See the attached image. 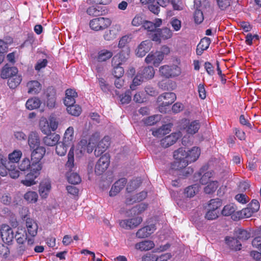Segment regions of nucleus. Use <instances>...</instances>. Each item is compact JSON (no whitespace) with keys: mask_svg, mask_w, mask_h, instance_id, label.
<instances>
[{"mask_svg":"<svg viewBox=\"0 0 261 261\" xmlns=\"http://www.w3.org/2000/svg\"><path fill=\"white\" fill-rule=\"evenodd\" d=\"M34 244V237H32L31 238H27V240L24 243L23 245L19 246V250L20 252L23 253V252L30 250L31 249L33 245Z\"/></svg>","mask_w":261,"mask_h":261,"instance_id":"4c0bfd02","label":"nucleus"},{"mask_svg":"<svg viewBox=\"0 0 261 261\" xmlns=\"http://www.w3.org/2000/svg\"><path fill=\"white\" fill-rule=\"evenodd\" d=\"M254 212L248 206L242 209L241 211L237 213L239 218L243 219L249 218L252 216Z\"/></svg>","mask_w":261,"mask_h":261,"instance_id":"ea45409f","label":"nucleus"},{"mask_svg":"<svg viewBox=\"0 0 261 261\" xmlns=\"http://www.w3.org/2000/svg\"><path fill=\"white\" fill-rule=\"evenodd\" d=\"M200 149L197 147H193L190 150L187 151V158L186 161L181 162H176L173 165L174 170H180L186 168L189 163L195 162L199 157Z\"/></svg>","mask_w":261,"mask_h":261,"instance_id":"f257e3e1","label":"nucleus"},{"mask_svg":"<svg viewBox=\"0 0 261 261\" xmlns=\"http://www.w3.org/2000/svg\"><path fill=\"white\" fill-rule=\"evenodd\" d=\"M31 167V162L29 159L25 158L19 164L18 168L21 171L29 170Z\"/></svg>","mask_w":261,"mask_h":261,"instance_id":"603ef678","label":"nucleus"},{"mask_svg":"<svg viewBox=\"0 0 261 261\" xmlns=\"http://www.w3.org/2000/svg\"><path fill=\"white\" fill-rule=\"evenodd\" d=\"M228 244L232 249L235 250H240L242 246V244L239 240L234 238H231V240L228 242Z\"/></svg>","mask_w":261,"mask_h":261,"instance_id":"5fc2aeb1","label":"nucleus"},{"mask_svg":"<svg viewBox=\"0 0 261 261\" xmlns=\"http://www.w3.org/2000/svg\"><path fill=\"white\" fill-rule=\"evenodd\" d=\"M142 222L141 217L121 220L119 224L120 226L125 229H133L137 227Z\"/></svg>","mask_w":261,"mask_h":261,"instance_id":"423d86ee","label":"nucleus"},{"mask_svg":"<svg viewBox=\"0 0 261 261\" xmlns=\"http://www.w3.org/2000/svg\"><path fill=\"white\" fill-rule=\"evenodd\" d=\"M147 196L146 192H141L135 195L129 196H127L126 203L127 204H132L137 201H140L144 199Z\"/></svg>","mask_w":261,"mask_h":261,"instance_id":"b1692460","label":"nucleus"},{"mask_svg":"<svg viewBox=\"0 0 261 261\" xmlns=\"http://www.w3.org/2000/svg\"><path fill=\"white\" fill-rule=\"evenodd\" d=\"M51 189L50 182L48 180L42 181L39 186V192L42 198H46Z\"/></svg>","mask_w":261,"mask_h":261,"instance_id":"aec40b11","label":"nucleus"},{"mask_svg":"<svg viewBox=\"0 0 261 261\" xmlns=\"http://www.w3.org/2000/svg\"><path fill=\"white\" fill-rule=\"evenodd\" d=\"M151 43L149 41H142L137 49V55L139 57L144 56L150 49Z\"/></svg>","mask_w":261,"mask_h":261,"instance_id":"dca6fc26","label":"nucleus"},{"mask_svg":"<svg viewBox=\"0 0 261 261\" xmlns=\"http://www.w3.org/2000/svg\"><path fill=\"white\" fill-rule=\"evenodd\" d=\"M138 72L145 81L152 79L155 73L154 70L152 66L142 67L140 68Z\"/></svg>","mask_w":261,"mask_h":261,"instance_id":"4468645a","label":"nucleus"},{"mask_svg":"<svg viewBox=\"0 0 261 261\" xmlns=\"http://www.w3.org/2000/svg\"><path fill=\"white\" fill-rule=\"evenodd\" d=\"M181 136V134L180 132L172 133L162 139L161 144L164 148L168 147L174 144Z\"/></svg>","mask_w":261,"mask_h":261,"instance_id":"0eeeda50","label":"nucleus"},{"mask_svg":"<svg viewBox=\"0 0 261 261\" xmlns=\"http://www.w3.org/2000/svg\"><path fill=\"white\" fill-rule=\"evenodd\" d=\"M60 139L59 135L54 133H49L46 135L45 137L43 138V143L48 146H53L56 145L59 142Z\"/></svg>","mask_w":261,"mask_h":261,"instance_id":"f8f14e48","label":"nucleus"},{"mask_svg":"<svg viewBox=\"0 0 261 261\" xmlns=\"http://www.w3.org/2000/svg\"><path fill=\"white\" fill-rule=\"evenodd\" d=\"M74 128L72 126L69 127L65 131L63 142L66 145H72L74 141Z\"/></svg>","mask_w":261,"mask_h":261,"instance_id":"6ab92c4d","label":"nucleus"},{"mask_svg":"<svg viewBox=\"0 0 261 261\" xmlns=\"http://www.w3.org/2000/svg\"><path fill=\"white\" fill-rule=\"evenodd\" d=\"M127 182L125 178H122L116 181L109 192L110 196H116L124 187Z\"/></svg>","mask_w":261,"mask_h":261,"instance_id":"9b49d317","label":"nucleus"},{"mask_svg":"<svg viewBox=\"0 0 261 261\" xmlns=\"http://www.w3.org/2000/svg\"><path fill=\"white\" fill-rule=\"evenodd\" d=\"M22 152L19 150H15L12 153L9 154V161L8 163H12L14 164L15 163H18L22 156Z\"/></svg>","mask_w":261,"mask_h":261,"instance_id":"72a5a7b5","label":"nucleus"},{"mask_svg":"<svg viewBox=\"0 0 261 261\" xmlns=\"http://www.w3.org/2000/svg\"><path fill=\"white\" fill-rule=\"evenodd\" d=\"M194 18L195 23L200 24L204 19L202 12L199 9H196L194 12Z\"/></svg>","mask_w":261,"mask_h":261,"instance_id":"0e129e2a","label":"nucleus"},{"mask_svg":"<svg viewBox=\"0 0 261 261\" xmlns=\"http://www.w3.org/2000/svg\"><path fill=\"white\" fill-rule=\"evenodd\" d=\"M25 218H26L25 221L28 233L32 237H35L37 234L38 228L36 222L33 219L27 217V216L24 217V219Z\"/></svg>","mask_w":261,"mask_h":261,"instance_id":"6e6552de","label":"nucleus"},{"mask_svg":"<svg viewBox=\"0 0 261 261\" xmlns=\"http://www.w3.org/2000/svg\"><path fill=\"white\" fill-rule=\"evenodd\" d=\"M28 144L31 149L40 147V139L38 133L31 132L29 136Z\"/></svg>","mask_w":261,"mask_h":261,"instance_id":"4be33fe9","label":"nucleus"},{"mask_svg":"<svg viewBox=\"0 0 261 261\" xmlns=\"http://www.w3.org/2000/svg\"><path fill=\"white\" fill-rule=\"evenodd\" d=\"M160 25V23L154 24L151 21H145L143 24V27L147 30L148 31L153 32Z\"/></svg>","mask_w":261,"mask_h":261,"instance_id":"6e6d98bb","label":"nucleus"},{"mask_svg":"<svg viewBox=\"0 0 261 261\" xmlns=\"http://www.w3.org/2000/svg\"><path fill=\"white\" fill-rule=\"evenodd\" d=\"M110 162V156L105 153L98 160L95 167V172L97 175L102 174L108 168Z\"/></svg>","mask_w":261,"mask_h":261,"instance_id":"20e7f679","label":"nucleus"},{"mask_svg":"<svg viewBox=\"0 0 261 261\" xmlns=\"http://www.w3.org/2000/svg\"><path fill=\"white\" fill-rule=\"evenodd\" d=\"M14 238L16 239L17 243L20 246H22L23 245L27 240V234L17 231L16 232L15 236H14Z\"/></svg>","mask_w":261,"mask_h":261,"instance_id":"3c124183","label":"nucleus"},{"mask_svg":"<svg viewBox=\"0 0 261 261\" xmlns=\"http://www.w3.org/2000/svg\"><path fill=\"white\" fill-rule=\"evenodd\" d=\"M170 23L175 31H179L181 27V22L176 17H173L170 21Z\"/></svg>","mask_w":261,"mask_h":261,"instance_id":"13d9d810","label":"nucleus"},{"mask_svg":"<svg viewBox=\"0 0 261 261\" xmlns=\"http://www.w3.org/2000/svg\"><path fill=\"white\" fill-rule=\"evenodd\" d=\"M1 238L6 243L11 242L14 238V233L12 228L7 224H2L0 229Z\"/></svg>","mask_w":261,"mask_h":261,"instance_id":"39448f33","label":"nucleus"},{"mask_svg":"<svg viewBox=\"0 0 261 261\" xmlns=\"http://www.w3.org/2000/svg\"><path fill=\"white\" fill-rule=\"evenodd\" d=\"M40 128L42 133L45 135L50 133L49 123L46 119L41 120L39 123Z\"/></svg>","mask_w":261,"mask_h":261,"instance_id":"49530a36","label":"nucleus"},{"mask_svg":"<svg viewBox=\"0 0 261 261\" xmlns=\"http://www.w3.org/2000/svg\"><path fill=\"white\" fill-rule=\"evenodd\" d=\"M156 230L155 225L151 224L139 229L136 232V237L138 238H145L148 237Z\"/></svg>","mask_w":261,"mask_h":261,"instance_id":"9d476101","label":"nucleus"},{"mask_svg":"<svg viewBox=\"0 0 261 261\" xmlns=\"http://www.w3.org/2000/svg\"><path fill=\"white\" fill-rule=\"evenodd\" d=\"M56 145V153L60 156H64L67 152V146L69 145L65 144L64 142L58 143Z\"/></svg>","mask_w":261,"mask_h":261,"instance_id":"37998d69","label":"nucleus"},{"mask_svg":"<svg viewBox=\"0 0 261 261\" xmlns=\"http://www.w3.org/2000/svg\"><path fill=\"white\" fill-rule=\"evenodd\" d=\"M24 198L28 202L35 203L37 201L38 194L34 191H29L24 195Z\"/></svg>","mask_w":261,"mask_h":261,"instance_id":"a18cd8bd","label":"nucleus"},{"mask_svg":"<svg viewBox=\"0 0 261 261\" xmlns=\"http://www.w3.org/2000/svg\"><path fill=\"white\" fill-rule=\"evenodd\" d=\"M116 94L119 97V98H132V96H134V98H140L141 96L140 94H137L135 91V89L130 88V89L124 90L122 89L120 91H115Z\"/></svg>","mask_w":261,"mask_h":261,"instance_id":"ddd939ff","label":"nucleus"},{"mask_svg":"<svg viewBox=\"0 0 261 261\" xmlns=\"http://www.w3.org/2000/svg\"><path fill=\"white\" fill-rule=\"evenodd\" d=\"M67 111L71 115L78 116L82 112V108L79 105L74 104L72 106L67 107Z\"/></svg>","mask_w":261,"mask_h":261,"instance_id":"a19ab883","label":"nucleus"},{"mask_svg":"<svg viewBox=\"0 0 261 261\" xmlns=\"http://www.w3.org/2000/svg\"><path fill=\"white\" fill-rule=\"evenodd\" d=\"M40 101L39 99H28L25 103L26 108L32 110L39 107Z\"/></svg>","mask_w":261,"mask_h":261,"instance_id":"58836bf2","label":"nucleus"},{"mask_svg":"<svg viewBox=\"0 0 261 261\" xmlns=\"http://www.w3.org/2000/svg\"><path fill=\"white\" fill-rule=\"evenodd\" d=\"M67 178L68 182L73 185L78 184L81 181L80 176L76 173H68Z\"/></svg>","mask_w":261,"mask_h":261,"instance_id":"c03bdc74","label":"nucleus"},{"mask_svg":"<svg viewBox=\"0 0 261 261\" xmlns=\"http://www.w3.org/2000/svg\"><path fill=\"white\" fill-rule=\"evenodd\" d=\"M18 72L17 68L15 67H9L7 65L5 66L3 68L1 73V77L3 79H9L12 76L15 75Z\"/></svg>","mask_w":261,"mask_h":261,"instance_id":"5701e85b","label":"nucleus"},{"mask_svg":"<svg viewBox=\"0 0 261 261\" xmlns=\"http://www.w3.org/2000/svg\"><path fill=\"white\" fill-rule=\"evenodd\" d=\"M127 58L122 52L115 55L112 60V65L113 67L120 66L122 63L125 62Z\"/></svg>","mask_w":261,"mask_h":261,"instance_id":"bb28decb","label":"nucleus"},{"mask_svg":"<svg viewBox=\"0 0 261 261\" xmlns=\"http://www.w3.org/2000/svg\"><path fill=\"white\" fill-rule=\"evenodd\" d=\"M237 237L239 240L245 241L250 237V234L245 230H239Z\"/></svg>","mask_w":261,"mask_h":261,"instance_id":"774afa93","label":"nucleus"},{"mask_svg":"<svg viewBox=\"0 0 261 261\" xmlns=\"http://www.w3.org/2000/svg\"><path fill=\"white\" fill-rule=\"evenodd\" d=\"M86 141L81 140L76 146L75 149L74 150L75 151L76 158H81L84 155L86 152Z\"/></svg>","mask_w":261,"mask_h":261,"instance_id":"cd10ccee","label":"nucleus"},{"mask_svg":"<svg viewBox=\"0 0 261 261\" xmlns=\"http://www.w3.org/2000/svg\"><path fill=\"white\" fill-rule=\"evenodd\" d=\"M41 167L40 166V165H38L37 168V171H35V174H33L32 172L28 174L27 176L28 178L24 180H22L21 181V183L27 187L31 186L35 184L36 182H35L34 180L39 174L38 172L41 170Z\"/></svg>","mask_w":261,"mask_h":261,"instance_id":"a211bd4d","label":"nucleus"},{"mask_svg":"<svg viewBox=\"0 0 261 261\" xmlns=\"http://www.w3.org/2000/svg\"><path fill=\"white\" fill-rule=\"evenodd\" d=\"M155 245L153 241L145 240L135 245V248L141 251H148L154 248Z\"/></svg>","mask_w":261,"mask_h":261,"instance_id":"412c9836","label":"nucleus"},{"mask_svg":"<svg viewBox=\"0 0 261 261\" xmlns=\"http://www.w3.org/2000/svg\"><path fill=\"white\" fill-rule=\"evenodd\" d=\"M217 4L221 10H224L230 5V0H217Z\"/></svg>","mask_w":261,"mask_h":261,"instance_id":"69168bd1","label":"nucleus"},{"mask_svg":"<svg viewBox=\"0 0 261 261\" xmlns=\"http://www.w3.org/2000/svg\"><path fill=\"white\" fill-rule=\"evenodd\" d=\"M160 75L166 79L174 78L179 76L181 72L180 68L175 64L165 65L159 68Z\"/></svg>","mask_w":261,"mask_h":261,"instance_id":"f03ea898","label":"nucleus"},{"mask_svg":"<svg viewBox=\"0 0 261 261\" xmlns=\"http://www.w3.org/2000/svg\"><path fill=\"white\" fill-rule=\"evenodd\" d=\"M111 24L110 19L104 17H98L93 19L90 21V28L95 31L105 30Z\"/></svg>","mask_w":261,"mask_h":261,"instance_id":"7ed1b4c3","label":"nucleus"},{"mask_svg":"<svg viewBox=\"0 0 261 261\" xmlns=\"http://www.w3.org/2000/svg\"><path fill=\"white\" fill-rule=\"evenodd\" d=\"M211 43V39L208 37H204L202 38L199 43L198 44V46L199 48H202L203 50H206Z\"/></svg>","mask_w":261,"mask_h":261,"instance_id":"e2e57ef3","label":"nucleus"},{"mask_svg":"<svg viewBox=\"0 0 261 261\" xmlns=\"http://www.w3.org/2000/svg\"><path fill=\"white\" fill-rule=\"evenodd\" d=\"M221 205V203L218 199H213L210 201L208 205V210L219 211L218 208Z\"/></svg>","mask_w":261,"mask_h":261,"instance_id":"09e8293b","label":"nucleus"},{"mask_svg":"<svg viewBox=\"0 0 261 261\" xmlns=\"http://www.w3.org/2000/svg\"><path fill=\"white\" fill-rule=\"evenodd\" d=\"M145 80L142 77V76L138 72L136 76L134 78L133 81V84L130 85V88L135 89L136 87L140 85Z\"/></svg>","mask_w":261,"mask_h":261,"instance_id":"4d7b16f0","label":"nucleus"},{"mask_svg":"<svg viewBox=\"0 0 261 261\" xmlns=\"http://www.w3.org/2000/svg\"><path fill=\"white\" fill-rule=\"evenodd\" d=\"M236 200L240 203L245 204L249 201V198L244 194H238L235 196Z\"/></svg>","mask_w":261,"mask_h":261,"instance_id":"338daca9","label":"nucleus"},{"mask_svg":"<svg viewBox=\"0 0 261 261\" xmlns=\"http://www.w3.org/2000/svg\"><path fill=\"white\" fill-rule=\"evenodd\" d=\"M100 7H90L87 10V13L92 16H99L102 14V11L99 10Z\"/></svg>","mask_w":261,"mask_h":261,"instance_id":"052dcab7","label":"nucleus"},{"mask_svg":"<svg viewBox=\"0 0 261 261\" xmlns=\"http://www.w3.org/2000/svg\"><path fill=\"white\" fill-rule=\"evenodd\" d=\"M173 157L175 159V161L171 164V169L174 170L173 168V165L176 163H180L182 161H186L187 158V150L186 148H179L177 150L174 152Z\"/></svg>","mask_w":261,"mask_h":261,"instance_id":"2eb2a0df","label":"nucleus"},{"mask_svg":"<svg viewBox=\"0 0 261 261\" xmlns=\"http://www.w3.org/2000/svg\"><path fill=\"white\" fill-rule=\"evenodd\" d=\"M147 207V205L142 203L132 208V213L134 215H139L143 212Z\"/></svg>","mask_w":261,"mask_h":261,"instance_id":"864d4df0","label":"nucleus"},{"mask_svg":"<svg viewBox=\"0 0 261 261\" xmlns=\"http://www.w3.org/2000/svg\"><path fill=\"white\" fill-rule=\"evenodd\" d=\"M28 93L35 94L39 93L41 89V84L37 81H30L27 84Z\"/></svg>","mask_w":261,"mask_h":261,"instance_id":"a878e982","label":"nucleus"},{"mask_svg":"<svg viewBox=\"0 0 261 261\" xmlns=\"http://www.w3.org/2000/svg\"><path fill=\"white\" fill-rule=\"evenodd\" d=\"M110 145V140L109 137H105L100 141L96 147L94 154L96 156H99L105 151Z\"/></svg>","mask_w":261,"mask_h":261,"instance_id":"1a4fd4ad","label":"nucleus"},{"mask_svg":"<svg viewBox=\"0 0 261 261\" xmlns=\"http://www.w3.org/2000/svg\"><path fill=\"white\" fill-rule=\"evenodd\" d=\"M199 186L195 184L188 187L185 190L184 194L188 197H193L199 191Z\"/></svg>","mask_w":261,"mask_h":261,"instance_id":"2f4dec72","label":"nucleus"},{"mask_svg":"<svg viewBox=\"0 0 261 261\" xmlns=\"http://www.w3.org/2000/svg\"><path fill=\"white\" fill-rule=\"evenodd\" d=\"M159 32L161 35V38L163 40H167L172 37L173 33L172 31L168 28H163L161 29H159Z\"/></svg>","mask_w":261,"mask_h":261,"instance_id":"de8ad7c7","label":"nucleus"},{"mask_svg":"<svg viewBox=\"0 0 261 261\" xmlns=\"http://www.w3.org/2000/svg\"><path fill=\"white\" fill-rule=\"evenodd\" d=\"M214 175L213 171H207L205 172L201 177L200 182L202 185L208 184L210 179Z\"/></svg>","mask_w":261,"mask_h":261,"instance_id":"bf43d9fd","label":"nucleus"},{"mask_svg":"<svg viewBox=\"0 0 261 261\" xmlns=\"http://www.w3.org/2000/svg\"><path fill=\"white\" fill-rule=\"evenodd\" d=\"M6 167L8 169V173L11 178H17L19 177L20 172L17 169L15 164H12V163H7Z\"/></svg>","mask_w":261,"mask_h":261,"instance_id":"c756f323","label":"nucleus"},{"mask_svg":"<svg viewBox=\"0 0 261 261\" xmlns=\"http://www.w3.org/2000/svg\"><path fill=\"white\" fill-rule=\"evenodd\" d=\"M144 21L145 20L143 16L140 14H137L133 18L132 24L134 26L138 27L142 24L143 25Z\"/></svg>","mask_w":261,"mask_h":261,"instance_id":"680f3d73","label":"nucleus"},{"mask_svg":"<svg viewBox=\"0 0 261 261\" xmlns=\"http://www.w3.org/2000/svg\"><path fill=\"white\" fill-rule=\"evenodd\" d=\"M219 184L217 181H212L207 184V185L204 188V191L206 194H211L214 192L217 188Z\"/></svg>","mask_w":261,"mask_h":261,"instance_id":"79ce46f5","label":"nucleus"},{"mask_svg":"<svg viewBox=\"0 0 261 261\" xmlns=\"http://www.w3.org/2000/svg\"><path fill=\"white\" fill-rule=\"evenodd\" d=\"M118 30L115 28L112 27L105 32L103 38L107 41H111L116 38Z\"/></svg>","mask_w":261,"mask_h":261,"instance_id":"f704fd0d","label":"nucleus"},{"mask_svg":"<svg viewBox=\"0 0 261 261\" xmlns=\"http://www.w3.org/2000/svg\"><path fill=\"white\" fill-rule=\"evenodd\" d=\"M170 126L168 124L164 125L159 129L152 132L154 137H161L162 136L168 134L170 132Z\"/></svg>","mask_w":261,"mask_h":261,"instance_id":"473e14b6","label":"nucleus"},{"mask_svg":"<svg viewBox=\"0 0 261 261\" xmlns=\"http://www.w3.org/2000/svg\"><path fill=\"white\" fill-rule=\"evenodd\" d=\"M112 56V52L106 49H103L99 51L97 60L99 62H104L111 58Z\"/></svg>","mask_w":261,"mask_h":261,"instance_id":"c9c22d12","label":"nucleus"},{"mask_svg":"<svg viewBox=\"0 0 261 261\" xmlns=\"http://www.w3.org/2000/svg\"><path fill=\"white\" fill-rule=\"evenodd\" d=\"M21 81V77L18 75H15L10 77L8 80V85L11 89H14L17 87L20 83Z\"/></svg>","mask_w":261,"mask_h":261,"instance_id":"e433bc0d","label":"nucleus"},{"mask_svg":"<svg viewBox=\"0 0 261 261\" xmlns=\"http://www.w3.org/2000/svg\"><path fill=\"white\" fill-rule=\"evenodd\" d=\"M45 152V148L43 146L34 148L31 154L32 160L36 163L39 162L44 156Z\"/></svg>","mask_w":261,"mask_h":261,"instance_id":"f3484780","label":"nucleus"},{"mask_svg":"<svg viewBox=\"0 0 261 261\" xmlns=\"http://www.w3.org/2000/svg\"><path fill=\"white\" fill-rule=\"evenodd\" d=\"M74 147L72 146L68 153V160L66 163L65 167L69 170H71L74 167Z\"/></svg>","mask_w":261,"mask_h":261,"instance_id":"c85d7f7f","label":"nucleus"},{"mask_svg":"<svg viewBox=\"0 0 261 261\" xmlns=\"http://www.w3.org/2000/svg\"><path fill=\"white\" fill-rule=\"evenodd\" d=\"M236 211V207L233 204H229L225 205L222 211V214L225 216H230L233 214Z\"/></svg>","mask_w":261,"mask_h":261,"instance_id":"8fccbe9b","label":"nucleus"},{"mask_svg":"<svg viewBox=\"0 0 261 261\" xmlns=\"http://www.w3.org/2000/svg\"><path fill=\"white\" fill-rule=\"evenodd\" d=\"M200 124L198 120H194L185 127L186 132L191 135H194L198 132L200 128Z\"/></svg>","mask_w":261,"mask_h":261,"instance_id":"393cba45","label":"nucleus"},{"mask_svg":"<svg viewBox=\"0 0 261 261\" xmlns=\"http://www.w3.org/2000/svg\"><path fill=\"white\" fill-rule=\"evenodd\" d=\"M161 118L162 116L161 115H154L144 118L142 122L146 125L151 126L160 121Z\"/></svg>","mask_w":261,"mask_h":261,"instance_id":"7c9ffc66","label":"nucleus"}]
</instances>
